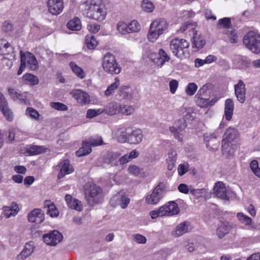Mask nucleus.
<instances>
[{"label": "nucleus", "instance_id": "nucleus-23", "mask_svg": "<svg viewBox=\"0 0 260 260\" xmlns=\"http://www.w3.org/2000/svg\"><path fill=\"white\" fill-rule=\"evenodd\" d=\"M65 200L68 206L71 209H75L78 211L82 210V207L81 202L77 199H73L70 194H66Z\"/></svg>", "mask_w": 260, "mask_h": 260}, {"label": "nucleus", "instance_id": "nucleus-34", "mask_svg": "<svg viewBox=\"0 0 260 260\" xmlns=\"http://www.w3.org/2000/svg\"><path fill=\"white\" fill-rule=\"evenodd\" d=\"M193 39V47L196 48L198 50L202 48L206 44V41L202 36L196 34Z\"/></svg>", "mask_w": 260, "mask_h": 260}, {"label": "nucleus", "instance_id": "nucleus-8", "mask_svg": "<svg viewBox=\"0 0 260 260\" xmlns=\"http://www.w3.org/2000/svg\"><path fill=\"white\" fill-rule=\"evenodd\" d=\"M162 184L159 183L151 193L146 197V203L150 205L156 204L162 198Z\"/></svg>", "mask_w": 260, "mask_h": 260}, {"label": "nucleus", "instance_id": "nucleus-57", "mask_svg": "<svg viewBox=\"0 0 260 260\" xmlns=\"http://www.w3.org/2000/svg\"><path fill=\"white\" fill-rule=\"evenodd\" d=\"M104 112V110L101 109L93 110L89 109L87 111V117L88 118H92L100 114H102Z\"/></svg>", "mask_w": 260, "mask_h": 260}, {"label": "nucleus", "instance_id": "nucleus-42", "mask_svg": "<svg viewBox=\"0 0 260 260\" xmlns=\"http://www.w3.org/2000/svg\"><path fill=\"white\" fill-rule=\"evenodd\" d=\"M140 28V25L136 20H133L128 24V30L129 33L138 32Z\"/></svg>", "mask_w": 260, "mask_h": 260}, {"label": "nucleus", "instance_id": "nucleus-6", "mask_svg": "<svg viewBox=\"0 0 260 260\" xmlns=\"http://www.w3.org/2000/svg\"><path fill=\"white\" fill-rule=\"evenodd\" d=\"M189 47V43L185 39L175 38L170 43V48L172 53L178 58H182L184 55V50Z\"/></svg>", "mask_w": 260, "mask_h": 260}, {"label": "nucleus", "instance_id": "nucleus-58", "mask_svg": "<svg viewBox=\"0 0 260 260\" xmlns=\"http://www.w3.org/2000/svg\"><path fill=\"white\" fill-rule=\"evenodd\" d=\"M26 114L27 115L29 114V116L31 118L35 119H39L40 115L38 112L32 108H27L26 110Z\"/></svg>", "mask_w": 260, "mask_h": 260}, {"label": "nucleus", "instance_id": "nucleus-63", "mask_svg": "<svg viewBox=\"0 0 260 260\" xmlns=\"http://www.w3.org/2000/svg\"><path fill=\"white\" fill-rule=\"evenodd\" d=\"M3 30L6 32H9L13 29V24L10 21H6L3 25Z\"/></svg>", "mask_w": 260, "mask_h": 260}, {"label": "nucleus", "instance_id": "nucleus-31", "mask_svg": "<svg viewBox=\"0 0 260 260\" xmlns=\"http://www.w3.org/2000/svg\"><path fill=\"white\" fill-rule=\"evenodd\" d=\"M67 26L71 30H80L81 28V21L79 18L75 17L67 23Z\"/></svg>", "mask_w": 260, "mask_h": 260}, {"label": "nucleus", "instance_id": "nucleus-21", "mask_svg": "<svg viewBox=\"0 0 260 260\" xmlns=\"http://www.w3.org/2000/svg\"><path fill=\"white\" fill-rule=\"evenodd\" d=\"M60 170L58 175V179L63 178L66 175L69 174L73 172L74 169L70 165L69 160H64L60 162Z\"/></svg>", "mask_w": 260, "mask_h": 260}, {"label": "nucleus", "instance_id": "nucleus-51", "mask_svg": "<svg viewBox=\"0 0 260 260\" xmlns=\"http://www.w3.org/2000/svg\"><path fill=\"white\" fill-rule=\"evenodd\" d=\"M50 106L52 108L58 111H64L68 110L67 106L60 102H51L50 103Z\"/></svg>", "mask_w": 260, "mask_h": 260}, {"label": "nucleus", "instance_id": "nucleus-62", "mask_svg": "<svg viewBox=\"0 0 260 260\" xmlns=\"http://www.w3.org/2000/svg\"><path fill=\"white\" fill-rule=\"evenodd\" d=\"M178 87V82L175 79L170 81L169 83V87L170 92L172 94H174Z\"/></svg>", "mask_w": 260, "mask_h": 260}, {"label": "nucleus", "instance_id": "nucleus-50", "mask_svg": "<svg viewBox=\"0 0 260 260\" xmlns=\"http://www.w3.org/2000/svg\"><path fill=\"white\" fill-rule=\"evenodd\" d=\"M237 217L242 223L245 225H250L251 222V218L246 215H245L242 213H238L237 214Z\"/></svg>", "mask_w": 260, "mask_h": 260}, {"label": "nucleus", "instance_id": "nucleus-13", "mask_svg": "<svg viewBox=\"0 0 260 260\" xmlns=\"http://www.w3.org/2000/svg\"><path fill=\"white\" fill-rule=\"evenodd\" d=\"M129 199L120 193L114 196L110 201L112 206L120 205L122 209L125 208L129 203Z\"/></svg>", "mask_w": 260, "mask_h": 260}, {"label": "nucleus", "instance_id": "nucleus-64", "mask_svg": "<svg viewBox=\"0 0 260 260\" xmlns=\"http://www.w3.org/2000/svg\"><path fill=\"white\" fill-rule=\"evenodd\" d=\"M178 189L179 191L183 193H187L188 192L190 193V186L188 187V186L185 184L181 183L180 184L178 187Z\"/></svg>", "mask_w": 260, "mask_h": 260}, {"label": "nucleus", "instance_id": "nucleus-55", "mask_svg": "<svg viewBox=\"0 0 260 260\" xmlns=\"http://www.w3.org/2000/svg\"><path fill=\"white\" fill-rule=\"evenodd\" d=\"M2 52L4 55H10L11 57L13 56V54H11L13 53V48L8 42L4 44Z\"/></svg>", "mask_w": 260, "mask_h": 260}, {"label": "nucleus", "instance_id": "nucleus-27", "mask_svg": "<svg viewBox=\"0 0 260 260\" xmlns=\"http://www.w3.org/2000/svg\"><path fill=\"white\" fill-rule=\"evenodd\" d=\"M44 209H46V213L52 217H56L58 215V209L55 205L50 201L45 202Z\"/></svg>", "mask_w": 260, "mask_h": 260}, {"label": "nucleus", "instance_id": "nucleus-9", "mask_svg": "<svg viewBox=\"0 0 260 260\" xmlns=\"http://www.w3.org/2000/svg\"><path fill=\"white\" fill-rule=\"evenodd\" d=\"M62 238L61 234L56 230L43 235L44 242L47 245L51 246L56 245L62 240Z\"/></svg>", "mask_w": 260, "mask_h": 260}, {"label": "nucleus", "instance_id": "nucleus-28", "mask_svg": "<svg viewBox=\"0 0 260 260\" xmlns=\"http://www.w3.org/2000/svg\"><path fill=\"white\" fill-rule=\"evenodd\" d=\"M119 156L120 153L118 152H109L105 157L104 161L106 163L111 164L112 165L118 166L119 161L117 159Z\"/></svg>", "mask_w": 260, "mask_h": 260}, {"label": "nucleus", "instance_id": "nucleus-1", "mask_svg": "<svg viewBox=\"0 0 260 260\" xmlns=\"http://www.w3.org/2000/svg\"><path fill=\"white\" fill-rule=\"evenodd\" d=\"M80 9L83 15L91 19L102 21L106 17V9L102 0H87L80 5Z\"/></svg>", "mask_w": 260, "mask_h": 260}, {"label": "nucleus", "instance_id": "nucleus-25", "mask_svg": "<svg viewBox=\"0 0 260 260\" xmlns=\"http://www.w3.org/2000/svg\"><path fill=\"white\" fill-rule=\"evenodd\" d=\"M238 136L237 130L232 127L228 128L223 135L222 142L230 143L236 139Z\"/></svg>", "mask_w": 260, "mask_h": 260}, {"label": "nucleus", "instance_id": "nucleus-4", "mask_svg": "<svg viewBox=\"0 0 260 260\" xmlns=\"http://www.w3.org/2000/svg\"><path fill=\"white\" fill-rule=\"evenodd\" d=\"M243 44L252 52L260 53V35L253 31L248 32L243 37Z\"/></svg>", "mask_w": 260, "mask_h": 260}, {"label": "nucleus", "instance_id": "nucleus-49", "mask_svg": "<svg viewBox=\"0 0 260 260\" xmlns=\"http://www.w3.org/2000/svg\"><path fill=\"white\" fill-rule=\"evenodd\" d=\"M133 240L138 244H144L147 242L146 238L139 234H135L132 235Z\"/></svg>", "mask_w": 260, "mask_h": 260}, {"label": "nucleus", "instance_id": "nucleus-61", "mask_svg": "<svg viewBox=\"0 0 260 260\" xmlns=\"http://www.w3.org/2000/svg\"><path fill=\"white\" fill-rule=\"evenodd\" d=\"M87 28L90 32L96 33L99 30L100 26L97 23H91L87 25Z\"/></svg>", "mask_w": 260, "mask_h": 260}, {"label": "nucleus", "instance_id": "nucleus-46", "mask_svg": "<svg viewBox=\"0 0 260 260\" xmlns=\"http://www.w3.org/2000/svg\"><path fill=\"white\" fill-rule=\"evenodd\" d=\"M198 89V86L194 83H189L185 89L186 94L189 96L193 95Z\"/></svg>", "mask_w": 260, "mask_h": 260}, {"label": "nucleus", "instance_id": "nucleus-29", "mask_svg": "<svg viewBox=\"0 0 260 260\" xmlns=\"http://www.w3.org/2000/svg\"><path fill=\"white\" fill-rule=\"evenodd\" d=\"M91 147L92 146L88 141H83L82 147L76 152L77 156L80 157L89 154L92 151Z\"/></svg>", "mask_w": 260, "mask_h": 260}, {"label": "nucleus", "instance_id": "nucleus-30", "mask_svg": "<svg viewBox=\"0 0 260 260\" xmlns=\"http://www.w3.org/2000/svg\"><path fill=\"white\" fill-rule=\"evenodd\" d=\"M119 104L116 102H111L106 106L104 111L109 115H115L119 112Z\"/></svg>", "mask_w": 260, "mask_h": 260}, {"label": "nucleus", "instance_id": "nucleus-5", "mask_svg": "<svg viewBox=\"0 0 260 260\" xmlns=\"http://www.w3.org/2000/svg\"><path fill=\"white\" fill-rule=\"evenodd\" d=\"M102 67L105 72L111 75L118 74L121 72V68L114 56L110 53H107L104 55Z\"/></svg>", "mask_w": 260, "mask_h": 260}, {"label": "nucleus", "instance_id": "nucleus-32", "mask_svg": "<svg viewBox=\"0 0 260 260\" xmlns=\"http://www.w3.org/2000/svg\"><path fill=\"white\" fill-rule=\"evenodd\" d=\"M46 148L42 146L31 145L27 150L29 155H35L46 152Z\"/></svg>", "mask_w": 260, "mask_h": 260}, {"label": "nucleus", "instance_id": "nucleus-38", "mask_svg": "<svg viewBox=\"0 0 260 260\" xmlns=\"http://www.w3.org/2000/svg\"><path fill=\"white\" fill-rule=\"evenodd\" d=\"M119 86V81L117 78H115V82L108 86L105 92V95L109 96L111 95Z\"/></svg>", "mask_w": 260, "mask_h": 260}, {"label": "nucleus", "instance_id": "nucleus-17", "mask_svg": "<svg viewBox=\"0 0 260 260\" xmlns=\"http://www.w3.org/2000/svg\"><path fill=\"white\" fill-rule=\"evenodd\" d=\"M233 228V224L227 221H220L218 225L216 234L218 237L221 239L228 234Z\"/></svg>", "mask_w": 260, "mask_h": 260}, {"label": "nucleus", "instance_id": "nucleus-36", "mask_svg": "<svg viewBox=\"0 0 260 260\" xmlns=\"http://www.w3.org/2000/svg\"><path fill=\"white\" fill-rule=\"evenodd\" d=\"M158 55L159 57L158 58V66L161 67L166 61L168 62L170 60V58L166 51L162 49L159 50Z\"/></svg>", "mask_w": 260, "mask_h": 260}, {"label": "nucleus", "instance_id": "nucleus-39", "mask_svg": "<svg viewBox=\"0 0 260 260\" xmlns=\"http://www.w3.org/2000/svg\"><path fill=\"white\" fill-rule=\"evenodd\" d=\"M34 243L32 241L26 243L21 252L27 257L29 256L34 252Z\"/></svg>", "mask_w": 260, "mask_h": 260}, {"label": "nucleus", "instance_id": "nucleus-12", "mask_svg": "<svg viewBox=\"0 0 260 260\" xmlns=\"http://www.w3.org/2000/svg\"><path fill=\"white\" fill-rule=\"evenodd\" d=\"M235 93L237 100L240 103H244L245 101L246 85L241 80L238 81L237 84L234 86Z\"/></svg>", "mask_w": 260, "mask_h": 260}, {"label": "nucleus", "instance_id": "nucleus-35", "mask_svg": "<svg viewBox=\"0 0 260 260\" xmlns=\"http://www.w3.org/2000/svg\"><path fill=\"white\" fill-rule=\"evenodd\" d=\"M128 172L131 175L138 176H144V172L143 169L140 168L136 165H130L127 169Z\"/></svg>", "mask_w": 260, "mask_h": 260}, {"label": "nucleus", "instance_id": "nucleus-56", "mask_svg": "<svg viewBox=\"0 0 260 260\" xmlns=\"http://www.w3.org/2000/svg\"><path fill=\"white\" fill-rule=\"evenodd\" d=\"M250 166L251 170L255 175L260 178V169L258 168L257 161L255 160H252L250 164Z\"/></svg>", "mask_w": 260, "mask_h": 260}, {"label": "nucleus", "instance_id": "nucleus-59", "mask_svg": "<svg viewBox=\"0 0 260 260\" xmlns=\"http://www.w3.org/2000/svg\"><path fill=\"white\" fill-rule=\"evenodd\" d=\"M174 124L179 132L183 131L187 126L186 123L184 119H179L175 122Z\"/></svg>", "mask_w": 260, "mask_h": 260}, {"label": "nucleus", "instance_id": "nucleus-44", "mask_svg": "<svg viewBox=\"0 0 260 260\" xmlns=\"http://www.w3.org/2000/svg\"><path fill=\"white\" fill-rule=\"evenodd\" d=\"M205 192L206 190L204 188L195 189L192 186H190V193L194 196L197 199L202 197Z\"/></svg>", "mask_w": 260, "mask_h": 260}, {"label": "nucleus", "instance_id": "nucleus-33", "mask_svg": "<svg viewBox=\"0 0 260 260\" xmlns=\"http://www.w3.org/2000/svg\"><path fill=\"white\" fill-rule=\"evenodd\" d=\"M222 151L223 155L226 158H229L234 154V150L230 145V143L222 142Z\"/></svg>", "mask_w": 260, "mask_h": 260}, {"label": "nucleus", "instance_id": "nucleus-60", "mask_svg": "<svg viewBox=\"0 0 260 260\" xmlns=\"http://www.w3.org/2000/svg\"><path fill=\"white\" fill-rule=\"evenodd\" d=\"M210 85L209 84L204 85L198 91L197 94L195 97L205 96L206 93L209 90V87Z\"/></svg>", "mask_w": 260, "mask_h": 260}, {"label": "nucleus", "instance_id": "nucleus-47", "mask_svg": "<svg viewBox=\"0 0 260 260\" xmlns=\"http://www.w3.org/2000/svg\"><path fill=\"white\" fill-rule=\"evenodd\" d=\"M142 9L146 12H150L153 10V4L148 0H143L141 3Z\"/></svg>", "mask_w": 260, "mask_h": 260}, {"label": "nucleus", "instance_id": "nucleus-11", "mask_svg": "<svg viewBox=\"0 0 260 260\" xmlns=\"http://www.w3.org/2000/svg\"><path fill=\"white\" fill-rule=\"evenodd\" d=\"M163 216H172L176 215L179 212V209L177 203L175 202H169L167 204L160 207V212Z\"/></svg>", "mask_w": 260, "mask_h": 260}, {"label": "nucleus", "instance_id": "nucleus-22", "mask_svg": "<svg viewBox=\"0 0 260 260\" xmlns=\"http://www.w3.org/2000/svg\"><path fill=\"white\" fill-rule=\"evenodd\" d=\"M19 209L18 205L13 202L10 206H6L3 207V214L6 218H8L11 216H15L18 211Z\"/></svg>", "mask_w": 260, "mask_h": 260}, {"label": "nucleus", "instance_id": "nucleus-3", "mask_svg": "<svg viewBox=\"0 0 260 260\" xmlns=\"http://www.w3.org/2000/svg\"><path fill=\"white\" fill-rule=\"evenodd\" d=\"M168 23L165 19H157L151 24L148 38L151 42H155L158 37L167 29Z\"/></svg>", "mask_w": 260, "mask_h": 260}, {"label": "nucleus", "instance_id": "nucleus-19", "mask_svg": "<svg viewBox=\"0 0 260 260\" xmlns=\"http://www.w3.org/2000/svg\"><path fill=\"white\" fill-rule=\"evenodd\" d=\"M189 223L184 221L179 223L172 231V235L175 237H179L189 231Z\"/></svg>", "mask_w": 260, "mask_h": 260}, {"label": "nucleus", "instance_id": "nucleus-10", "mask_svg": "<svg viewBox=\"0 0 260 260\" xmlns=\"http://www.w3.org/2000/svg\"><path fill=\"white\" fill-rule=\"evenodd\" d=\"M48 11L52 15H57L60 14L64 8L63 0H48Z\"/></svg>", "mask_w": 260, "mask_h": 260}, {"label": "nucleus", "instance_id": "nucleus-40", "mask_svg": "<svg viewBox=\"0 0 260 260\" xmlns=\"http://www.w3.org/2000/svg\"><path fill=\"white\" fill-rule=\"evenodd\" d=\"M70 66L72 69L73 72L79 77H80L81 79L84 78L83 70L81 68L78 67L75 62H71L70 63Z\"/></svg>", "mask_w": 260, "mask_h": 260}, {"label": "nucleus", "instance_id": "nucleus-15", "mask_svg": "<svg viewBox=\"0 0 260 260\" xmlns=\"http://www.w3.org/2000/svg\"><path fill=\"white\" fill-rule=\"evenodd\" d=\"M27 218L30 222L41 223L44 220V212L40 209H35L29 213Z\"/></svg>", "mask_w": 260, "mask_h": 260}, {"label": "nucleus", "instance_id": "nucleus-16", "mask_svg": "<svg viewBox=\"0 0 260 260\" xmlns=\"http://www.w3.org/2000/svg\"><path fill=\"white\" fill-rule=\"evenodd\" d=\"M1 112L4 116L9 122L13 121L14 119V114L12 111L9 108L8 103L6 100L5 98L1 93Z\"/></svg>", "mask_w": 260, "mask_h": 260}, {"label": "nucleus", "instance_id": "nucleus-48", "mask_svg": "<svg viewBox=\"0 0 260 260\" xmlns=\"http://www.w3.org/2000/svg\"><path fill=\"white\" fill-rule=\"evenodd\" d=\"M117 29L118 31L122 35L129 33L128 30V24L123 22H120L117 24Z\"/></svg>", "mask_w": 260, "mask_h": 260}, {"label": "nucleus", "instance_id": "nucleus-37", "mask_svg": "<svg viewBox=\"0 0 260 260\" xmlns=\"http://www.w3.org/2000/svg\"><path fill=\"white\" fill-rule=\"evenodd\" d=\"M85 44L88 49H93L96 46L98 42L93 36L87 35L85 37Z\"/></svg>", "mask_w": 260, "mask_h": 260}, {"label": "nucleus", "instance_id": "nucleus-43", "mask_svg": "<svg viewBox=\"0 0 260 260\" xmlns=\"http://www.w3.org/2000/svg\"><path fill=\"white\" fill-rule=\"evenodd\" d=\"M24 80L27 81L30 84L36 85L39 83L38 78L31 74H25L23 77Z\"/></svg>", "mask_w": 260, "mask_h": 260}, {"label": "nucleus", "instance_id": "nucleus-45", "mask_svg": "<svg viewBox=\"0 0 260 260\" xmlns=\"http://www.w3.org/2000/svg\"><path fill=\"white\" fill-rule=\"evenodd\" d=\"M218 28L222 27L226 28H229L232 26L231 20L229 18L226 17L220 19L218 20Z\"/></svg>", "mask_w": 260, "mask_h": 260}, {"label": "nucleus", "instance_id": "nucleus-7", "mask_svg": "<svg viewBox=\"0 0 260 260\" xmlns=\"http://www.w3.org/2000/svg\"><path fill=\"white\" fill-rule=\"evenodd\" d=\"M24 62V65L30 70L35 71L38 68V62L36 57L30 52H23L20 51V61Z\"/></svg>", "mask_w": 260, "mask_h": 260}, {"label": "nucleus", "instance_id": "nucleus-24", "mask_svg": "<svg viewBox=\"0 0 260 260\" xmlns=\"http://www.w3.org/2000/svg\"><path fill=\"white\" fill-rule=\"evenodd\" d=\"M234 108V101L231 99L226 100L224 104V116L225 119L228 121L230 120L233 115Z\"/></svg>", "mask_w": 260, "mask_h": 260}, {"label": "nucleus", "instance_id": "nucleus-14", "mask_svg": "<svg viewBox=\"0 0 260 260\" xmlns=\"http://www.w3.org/2000/svg\"><path fill=\"white\" fill-rule=\"evenodd\" d=\"M214 192L218 198L225 201L229 200L225 184L222 182L218 181L216 183L214 187Z\"/></svg>", "mask_w": 260, "mask_h": 260}, {"label": "nucleus", "instance_id": "nucleus-20", "mask_svg": "<svg viewBox=\"0 0 260 260\" xmlns=\"http://www.w3.org/2000/svg\"><path fill=\"white\" fill-rule=\"evenodd\" d=\"M71 93L72 96L80 103L87 104L90 101L89 96L88 94L81 90H75L72 91Z\"/></svg>", "mask_w": 260, "mask_h": 260}, {"label": "nucleus", "instance_id": "nucleus-54", "mask_svg": "<svg viewBox=\"0 0 260 260\" xmlns=\"http://www.w3.org/2000/svg\"><path fill=\"white\" fill-rule=\"evenodd\" d=\"M8 90L9 95L14 100L19 99V100L21 102L24 101V100L23 99H21V98H20L21 96L20 94L15 91L14 88L9 87Z\"/></svg>", "mask_w": 260, "mask_h": 260}, {"label": "nucleus", "instance_id": "nucleus-2", "mask_svg": "<svg viewBox=\"0 0 260 260\" xmlns=\"http://www.w3.org/2000/svg\"><path fill=\"white\" fill-rule=\"evenodd\" d=\"M84 193L88 204L90 206L102 203L104 200L103 189L92 182H87L84 185Z\"/></svg>", "mask_w": 260, "mask_h": 260}, {"label": "nucleus", "instance_id": "nucleus-53", "mask_svg": "<svg viewBox=\"0 0 260 260\" xmlns=\"http://www.w3.org/2000/svg\"><path fill=\"white\" fill-rule=\"evenodd\" d=\"M129 133L126 130H122L118 136V140L121 143L127 142Z\"/></svg>", "mask_w": 260, "mask_h": 260}, {"label": "nucleus", "instance_id": "nucleus-52", "mask_svg": "<svg viewBox=\"0 0 260 260\" xmlns=\"http://www.w3.org/2000/svg\"><path fill=\"white\" fill-rule=\"evenodd\" d=\"M196 102L201 107H206L209 106V99L206 97L201 96L196 97Z\"/></svg>", "mask_w": 260, "mask_h": 260}, {"label": "nucleus", "instance_id": "nucleus-41", "mask_svg": "<svg viewBox=\"0 0 260 260\" xmlns=\"http://www.w3.org/2000/svg\"><path fill=\"white\" fill-rule=\"evenodd\" d=\"M90 145L92 147H95L103 144V141L101 136H96L90 137L88 140Z\"/></svg>", "mask_w": 260, "mask_h": 260}, {"label": "nucleus", "instance_id": "nucleus-26", "mask_svg": "<svg viewBox=\"0 0 260 260\" xmlns=\"http://www.w3.org/2000/svg\"><path fill=\"white\" fill-rule=\"evenodd\" d=\"M129 87L127 86H121L116 95V99L118 100L124 99L131 100L132 99V94L128 91Z\"/></svg>", "mask_w": 260, "mask_h": 260}, {"label": "nucleus", "instance_id": "nucleus-18", "mask_svg": "<svg viewBox=\"0 0 260 260\" xmlns=\"http://www.w3.org/2000/svg\"><path fill=\"white\" fill-rule=\"evenodd\" d=\"M128 137V143L138 144L142 141L144 136L142 131L140 129L137 128L129 133Z\"/></svg>", "mask_w": 260, "mask_h": 260}]
</instances>
